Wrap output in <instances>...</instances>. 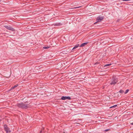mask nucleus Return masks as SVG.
Listing matches in <instances>:
<instances>
[{
    "mask_svg": "<svg viewBox=\"0 0 133 133\" xmlns=\"http://www.w3.org/2000/svg\"><path fill=\"white\" fill-rule=\"evenodd\" d=\"M18 86V85L16 84V85H14V86L12 87L10 89V90L13 89H14V88L17 87Z\"/></svg>",
    "mask_w": 133,
    "mask_h": 133,
    "instance_id": "9d476101",
    "label": "nucleus"
},
{
    "mask_svg": "<svg viewBox=\"0 0 133 133\" xmlns=\"http://www.w3.org/2000/svg\"><path fill=\"white\" fill-rule=\"evenodd\" d=\"M118 81L117 78L113 77L111 80L110 84L111 85H114L118 82Z\"/></svg>",
    "mask_w": 133,
    "mask_h": 133,
    "instance_id": "f03ea898",
    "label": "nucleus"
},
{
    "mask_svg": "<svg viewBox=\"0 0 133 133\" xmlns=\"http://www.w3.org/2000/svg\"><path fill=\"white\" fill-rule=\"evenodd\" d=\"M81 7V6H78V7H75L74 8H71L70 9H76L80 8Z\"/></svg>",
    "mask_w": 133,
    "mask_h": 133,
    "instance_id": "f8f14e48",
    "label": "nucleus"
},
{
    "mask_svg": "<svg viewBox=\"0 0 133 133\" xmlns=\"http://www.w3.org/2000/svg\"><path fill=\"white\" fill-rule=\"evenodd\" d=\"M61 99L63 100L66 99L70 100L71 98L69 96H63L61 97Z\"/></svg>",
    "mask_w": 133,
    "mask_h": 133,
    "instance_id": "423d86ee",
    "label": "nucleus"
},
{
    "mask_svg": "<svg viewBox=\"0 0 133 133\" xmlns=\"http://www.w3.org/2000/svg\"><path fill=\"white\" fill-rule=\"evenodd\" d=\"M1 0H0V2L1 1Z\"/></svg>",
    "mask_w": 133,
    "mask_h": 133,
    "instance_id": "4be33fe9",
    "label": "nucleus"
},
{
    "mask_svg": "<svg viewBox=\"0 0 133 133\" xmlns=\"http://www.w3.org/2000/svg\"><path fill=\"white\" fill-rule=\"evenodd\" d=\"M131 125H133V123H131Z\"/></svg>",
    "mask_w": 133,
    "mask_h": 133,
    "instance_id": "aec40b11",
    "label": "nucleus"
},
{
    "mask_svg": "<svg viewBox=\"0 0 133 133\" xmlns=\"http://www.w3.org/2000/svg\"><path fill=\"white\" fill-rule=\"evenodd\" d=\"M104 17L103 16H102L101 15L99 16L97 18V21L94 23V24L96 23L97 22H100L103 19Z\"/></svg>",
    "mask_w": 133,
    "mask_h": 133,
    "instance_id": "39448f33",
    "label": "nucleus"
},
{
    "mask_svg": "<svg viewBox=\"0 0 133 133\" xmlns=\"http://www.w3.org/2000/svg\"><path fill=\"white\" fill-rule=\"evenodd\" d=\"M26 102H27V101L24 102V103L21 102V103H18L17 104V105L19 108L26 109L29 107V104H26L24 103H26Z\"/></svg>",
    "mask_w": 133,
    "mask_h": 133,
    "instance_id": "f257e3e1",
    "label": "nucleus"
},
{
    "mask_svg": "<svg viewBox=\"0 0 133 133\" xmlns=\"http://www.w3.org/2000/svg\"><path fill=\"white\" fill-rule=\"evenodd\" d=\"M40 133H44L42 132V130L40 131Z\"/></svg>",
    "mask_w": 133,
    "mask_h": 133,
    "instance_id": "6ab92c4d",
    "label": "nucleus"
},
{
    "mask_svg": "<svg viewBox=\"0 0 133 133\" xmlns=\"http://www.w3.org/2000/svg\"><path fill=\"white\" fill-rule=\"evenodd\" d=\"M119 92L120 93H121L122 94H123L124 93V91L122 90H120V91H119Z\"/></svg>",
    "mask_w": 133,
    "mask_h": 133,
    "instance_id": "2eb2a0df",
    "label": "nucleus"
},
{
    "mask_svg": "<svg viewBox=\"0 0 133 133\" xmlns=\"http://www.w3.org/2000/svg\"><path fill=\"white\" fill-rule=\"evenodd\" d=\"M110 129H105L104 130V131H109Z\"/></svg>",
    "mask_w": 133,
    "mask_h": 133,
    "instance_id": "f3484780",
    "label": "nucleus"
},
{
    "mask_svg": "<svg viewBox=\"0 0 133 133\" xmlns=\"http://www.w3.org/2000/svg\"><path fill=\"white\" fill-rule=\"evenodd\" d=\"M4 27L6 29L11 30L12 31H15V29L14 28L9 25H5L4 26Z\"/></svg>",
    "mask_w": 133,
    "mask_h": 133,
    "instance_id": "20e7f679",
    "label": "nucleus"
},
{
    "mask_svg": "<svg viewBox=\"0 0 133 133\" xmlns=\"http://www.w3.org/2000/svg\"><path fill=\"white\" fill-rule=\"evenodd\" d=\"M129 91V89H127L124 92V94H127Z\"/></svg>",
    "mask_w": 133,
    "mask_h": 133,
    "instance_id": "dca6fc26",
    "label": "nucleus"
},
{
    "mask_svg": "<svg viewBox=\"0 0 133 133\" xmlns=\"http://www.w3.org/2000/svg\"><path fill=\"white\" fill-rule=\"evenodd\" d=\"M79 46V44H77L75 45L74 47L72 48V50H73L74 49H75L77 48Z\"/></svg>",
    "mask_w": 133,
    "mask_h": 133,
    "instance_id": "1a4fd4ad",
    "label": "nucleus"
},
{
    "mask_svg": "<svg viewBox=\"0 0 133 133\" xmlns=\"http://www.w3.org/2000/svg\"><path fill=\"white\" fill-rule=\"evenodd\" d=\"M132 48H133V47H132Z\"/></svg>",
    "mask_w": 133,
    "mask_h": 133,
    "instance_id": "5701e85b",
    "label": "nucleus"
},
{
    "mask_svg": "<svg viewBox=\"0 0 133 133\" xmlns=\"http://www.w3.org/2000/svg\"><path fill=\"white\" fill-rule=\"evenodd\" d=\"M117 106V105H115L114 106H113L111 107H110V108H115Z\"/></svg>",
    "mask_w": 133,
    "mask_h": 133,
    "instance_id": "4468645a",
    "label": "nucleus"
},
{
    "mask_svg": "<svg viewBox=\"0 0 133 133\" xmlns=\"http://www.w3.org/2000/svg\"><path fill=\"white\" fill-rule=\"evenodd\" d=\"M44 129V128H43L42 129L43 130Z\"/></svg>",
    "mask_w": 133,
    "mask_h": 133,
    "instance_id": "412c9836",
    "label": "nucleus"
},
{
    "mask_svg": "<svg viewBox=\"0 0 133 133\" xmlns=\"http://www.w3.org/2000/svg\"><path fill=\"white\" fill-rule=\"evenodd\" d=\"M4 130L6 131V133H10L11 132L10 129L6 124H4Z\"/></svg>",
    "mask_w": 133,
    "mask_h": 133,
    "instance_id": "7ed1b4c3",
    "label": "nucleus"
},
{
    "mask_svg": "<svg viewBox=\"0 0 133 133\" xmlns=\"http://www.w3.org/2000/svg\"><path fill=\"white\" fill-rule=\"evenodd\" d=\"M49 48V47L48 46H44L43 47V49H48V48Z\"/></svg>",
    "mask_w": 133,
    "mask_h": 133,
    "instance_id": "ddd939ff",
    "label": "nucleus"
},
{
    "mask_svg": "<svg viewBox=\"0 0 133 133\" xmlns=\"http://www.w3.org/2000/svg\"><path fill=\"white\" fill-rule=\"evenodd\" d=\"M99 64V63H98V62H96V63H95L94 64V65H95L96 64Z\"/></svg>",
    "mask_w": 133,
    "mask_h": 133,
    "instance_id": "a211bd4d",
    "label": "nucleus"
},
{
    "mask_svg": "<svg viewBox=\"0 0 133 133\" xmlns=\"http://www.w3.org/2000/svg\"><path fill=\"white\" fill-rule=\"evenodd\" d=\"M54 25L55 26H60L62 24L61 23H55Z\"/></svg>",
    "mask_w": 133,
    "mask_h": 133,
    "instance_id": "6e6552de",
    "label": "nucleus"
},
{
    "mask_svg": "<svg viewBox=\"0 0 133 133\" xmlns=\"http://www.w3.org/2000/svg\"><path fill=\"white\" fill-rule=\"evenodd\" d=\"M88 42H85L83 43L82 44L80 45L79 46L80 47H82L84 46H85L88 43Z\"/></svg>",
    "mask_w": 133,
    "mask_h": 133,
    "instance_id": "0eeeda50",
    "label": "nucleus"
},
{
    "mask_svg": "<svg viewBox=\"0 0 133 133\" xmlns=\"http://www.w3.org/2000/svg\"><path fill=\"white\" fill-rule=\"evenodd\" d=\"M111 63L106 64L103 67L104 68H105L107 66H109L111 65Z\"/></svg>",
    "mask_w": 133,
    "mask_h": 133,
    "instance_id": "9b49d317",
    "label": "nucleus"
}]
</instances>
